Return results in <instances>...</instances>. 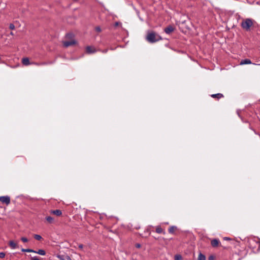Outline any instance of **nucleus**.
<instances>
[{
  "label": "nucleus",
  "mask_w": 260,
  "mask_h": 260,
  "mask_svg": "<svg viewBox=\"0 0 260 260\" xmlns=\"http://www.w3.org/2000/svg\"><path fill=\"white\" fill-rule=\"evenodd\" d=\"M146 40L150 43H154L160 40L162 38L154 31H149L146 37Z\"/></svg>",
  "instance_id": "f257e3e1"
},
{
  "label": "nucleus",
  "mask_w": 260,
  "mask_h": 260,
  "mask_svg": "<svg viewBox=\"0 0 260 260\" xmlns=\"http://www.w3.org/2000/svg\"><path fill=\"white\" fill-rule=\"evenodd\" d=\"M249 247L253 250L256 249L257 250L260 249V242L257 238H251L248 241Z\"/></svg>",
  "instance_id": "f03ea898"
},
{
  "label": "nucleus",
  "mask_w": 260,
  "mask_h": 260,
  "mask_svg": "<svg viewBox=\"0 0 260 260\" xmlns=\"http://www.w3.org/2000/svg\"><path fill=\"white\" fill-rule=\"evenodd\" d=\"M253 24V20L250 18H246L243 20L241 24V26L242 28L248 31L250 30V28Z\"/></svg>",
  "instance_id": "7ed1b4c3"
},
{
  "label": "nucleus",
  "mask_w": 260,
  "mask_h": 260,
  "mask_svg": "<svg viewBox=\"0 0 260 260\" xmlns=\"http://www.w3.org/2000/svg\"><path fill=\"white\" fill-rule=\"evenodd\" d=\"M0 201L8 205L10 203V198L8 196L0 197Z\"/></svg>",
  "instance_id": "20e7f679"
},
{
  "label": "nucleus",
  "mask_w": 260,
  "mask_h": 260,
  "mask_svg": "<svg viewBox=\"0 0 260 260\" xmlns=\"http://www.w3.org/2000/svg\"><path fill=\"white\" fill-rule=\"evenodd\" d=\"M76 44V42L75 40L67 41L63 42V45L65 47H68L70 46L74 45Z\"/></svg>",
  "instance_id": "39448f33"
},
{
  "label": "nucleus",
  "mask_w": 260,
  "mask_h": 260,
  "mask_svg": "<svg viewBox=\"0 0 260 260\" xmlns=\"http://www.w3.org/2000/svg\"><path fill=\"white\" fill-rule=\"evenodd\" d=\"M174 30L175 28L174 26L172 25H169L165 28L164 31L167 34H170L174 31Z\"/></svg>",
  "instance_id": "423d86ee"
},
{
  "label": "nucleus",
  "mask_w": 260,
  "mask_h": 260,
  "mask_svg": "<svg viewBox=\"0 0 260 260\" xmlns=\"http://www.w3.org/2000/svg\"><path fill=\"white\" fill-rule=\"evenodd\" d=\"M86 51L88 54L94 53L96 52V49L92 46H87Z\"/></svg>",
  "instance_id": "0eeeda50"
},
{
  "label": "nucleus",
  "mask_w": 260,
  "mask_h": 260,
  "mask_svg": "<svg viewBox=\"0 0 260 260\" xmlns=\"http://www.w3.org/2000/svg\"><path fill=\"white\" fill-rule=\"evenodd\" d=\"M219 243H220V241L217 239H213L211 241V244L212 246L213 247H216L218 246V245H219Z\"/></svg>",
  "instance_id": "6e6552de"
},
{
  "label": "nucleus",
  "mask_w": 260,
  "mask_h": 260,
  "mask_svg": "<svg viewBox=\"0 0 260 260\" xmlns=\"http://www.w3.org/2000/svg\"><path fill=\"white\" fill-rule=\"evenodd\" d=\"M50 213L55 215L57 216H59L62 214V212L60 210L57 209L54 210H51Z\"/></svg>",
  "instance_id": "1a4fd4ad"
},
{
  "label": "nucleus",
  "mask_w": 260,
  "mask_h": 260,
  "mask_svg": "<svg viewBox=\"0 0 260 260\" xmlns=\"http://www.w3.org/2000/svg\"><path fill=\"white\" fill-rule=\"evenodd\" d=\"M22 63L23 65L28 66L31 63H30L29 58L27 57H24L22 59Z\"/></svg>",
  "instance_id": "9d476101"
},
{
  "label": "nucleus",
  "mask_w": 260,
  "mask_h": 260,
  "mask_svg": "<svg viewBox=\"0 0 260 260\" xmlns=\"http://www.w3.org/2000/svg\"><path fill=\"white\" fill-rule=\"evenodd\" d=\"M211 96L213 98H216L217 99H221L223 97V95L221 93L213 94L211 95Z\"/></svg>",
  "instance_id": "9b49d317"
},
{
  "label": "nucleus",
  "mask_w": 260,
  "mask_h": 260,
  "mask_svg": "<svg viewBox=\"0 0 260 260\" xmlns=\"http://www.w3.org/2000/svg\"><path fill=\"white\" fill-rule=\"evenodd\" d=\"M9 245L11 248L13 249L18 247L17 244L15 243L13 241H10L9 242Z\"/></svg>",
  "instance_id": "f8f14e48"
},
{
  "label": "nucleus",
  "mask_w": 260,
  "mask_h": 260,
  "mask_svg": "<svg viewBox=\"0 0 260 260\" xmlns=\"http://www.w3.org/2000/svg\"><path fill=\"white\" fill-rule=\"evenodd\" d=\"M34 253H38L41 255H45L46 254V252L43 249H39L38 251L34 250Z\"/></svg>",
  "instance_id": "ddd939ff"
},
{
  "label": "nucleus",
  "mask_w": 260,
  "mask_h": 260,
  "mask_svg": "<svg viewBox=\"0 0 260 260\" xmlns=\"http://www.w3.org/2000/svg\"><path fill=\"white\" fill-rule=\"evenodd\" d=\"M251 61L249 59H245L244 60H242L240 62V64H251Z\"/></svg>",
  "instance_id": "4468645a"
},
{
  "label": "nucleus",
  "mask_w": 260,
  "mask_h": 260,
  "mask_svg": "<svg viewBox=\"0 0 260 260\" xmlns=\"http://www.w3.org/2000/svg\"><path fill=\"white\" fill-rule=\"evenodd\" d=\"M151 233V232L149 230V229H146L144 234H142V236L144 237H147Z\"/></svg>",
  "instance_id": "2eb2a0df"
},
{
  "label": "nucleus",
  "mask_w": 260,
  "mask_h": 260,
  "mask_svg": "<svg viewBox=\"0 0 260 260\" xmlns=\"http://www.w3.org/2000/svg\"><path fill=\"white\" fill-rule=\"evenodd\" d=\"M198 259V260H206V256H205V255L203 254L202 253H200Z\"/></svg>",
  "instance_id": "dca6fc26"
},
{
  "label": "nucleus",
  "mask_w": 260,
  "mask_h": 260,
  "mask_svg": "<svg viewBox=\"0 0 260 260\" xmlns=\"http://www.w3.org/2000/svg\"><path fill=\"white\" fill-rule=\"evenodd\" d=\"M155 232L158 234H165L164 229H155Z\"/></svg>",
  "instance_id": "f3484780"
},
{
  "label": "nucleus",
  "mask_w": 260,
  "mask_h": 260,
  "mask_svg": "<svg viewBox=\"0 0 260 260\" xmlns=\"http://www.w3.org/2000/svg\"><path fill=\"white\" fill-rule=\"evenodd\" d=\"M21 251H23V252H34V250L31 249H24V248H22L21 249Z\"/></svg>",
  "instance_id": "a211bd4d"
},
{
  "label": "nucleus",
  "mask_w": 260,
  "mask_h": 260,
  "mask_svg": "<svg viewBox=\"0 0 260 260\" xmlns=\"http://www.w3.org/2000/svg\"><path fill=\"white\" fill-rule=\"evenodd\" d=\"M46 219L49 223H52L53 221V220H54V219L52 217H51V216L47 217L46 218Z\"/></svg>",
  "instance_id": "6ab92c4d"
},
{
  "label": "nucleus",
  "mask_w": 260,
  "mask_h": 260,
  "mask_svg": "<svg viewBox=\"0 0 260 260\" xmlns=\"http://www.w3.org/2000/svg\"><path fill=\"white\" fill-rule=\"evenodd\" d=\"M34 238L37 240H40L42 239V237L39 235H35Z\"/></svg>",
  "instance_id": "aec40b11"
},
{
  "label": "nucleus",
  "mask_w": 260,
  "mask_h": 260,
  "mask_svg": "<svg viewBox=\"0 0 260 260\" xmlns=\"http://www.w3.org/2000/svg\"><path fill=\"white\" fill-rule=\"evenodd\" d=\"M181 258L182 257L180 255H176L175 256V260H180Z\"/></svg>",
  "instance_id": "412c9836"
},
{
  "label": "nucleus",
  "mask_w": 260,
  "mask_h": 260,
  "mask_svg": "<svg viewBox=\"0 0 260 260\" xmlns=\"http://www.w3.org/2000/svg\"><path fill=\"white\" fill-rule=\"evenodd\" d=\"M9 28L10 29L13 30L15 29V25L13 23H11L9 25Z\"/></svg>",
  "instance_id": "4be33fe9"
},
{
  "label": "nucleus",
  "mask_w": 260,
  "mask_h": 260,
  "mask_svg": "<svg viewBox=\"0 0 260 260\" xmlns=\"http://www.w3.org/2000/svg\"><path fill=\"white\" fill-rule=\"evenodd\" d=\"M21 240L23 242H27L28 241L27 239L26 238H25V237H22L21 238Z\"/></svg>",
  "instance_id": "5701e85b"
},
{
  "label": "nucleus",
  "mask_w": 260,
  "mask_h": 260,
  "mask_svg": "<svg viewBox=\"0 0 260 260\" xmlns=\"http://www.w3.org/2000/svg\"><path fill=\"white\" fill-rule=\"evenodd\" d=\"M5 253L3 252H0V257L4 258L5 256Z\"/></svg>",
  "instance_id": "b1692460"
},
{
  "label": "nucleus",
  "mask_w": 260,
  "mask_h": 260,
  "mask_svg": "<svg viewBox=\"0 0 260 260\" xmlns=\"http://www.w3.org/2000/svg\"><path fill=\"white\" fill-rule=\"evenodd\" d=\"M31 260H40L38 256H34L31 258Z\"/></svg>",
  "instance_id": "393cba45"
},
{
  "label": "nucleus",
  "mask_w": 260,
  "mask_h": 260,
  "mask_svg": "<svg viewBox=\"0 0 260 260\" xmlns=\"http://www.w3.org/2000/svg\"><path fill=\"white\" fill-rule=\"evenodd\" d=\"M95 30L98 32H101V29L100 27H99V26L96 27H95Z\"/></svg>",
  "instance_id": "a878e982"
},
{
  "label": "nucleus",
  "mask_w": 260,
  "mask_h": 260,
  "mask_svg": "<svg viewBox=\"0 0 260 260\" xmlns=\"http://www.w3.org/2000/svg\"><path fill=\"white\" fill-rule=\"evenodd\" d=\"M176 229H169V232L170 233H173Z\"/></svg>",
  "instance_id": "bb28decb"
},
{
  "label": "nucleus",
  "mask_w": 260,
  "mask_h": 260,
  "mask_svg": "<svg viewBox=\"0 0 260 260\" xmlns=\"http://www.w3.org/2000/svg\"><path fill=\"white\" fill-rule=\"evenodd\" d=\"M135 246L136 247L138 248H139L141 247V245L140 243H137L136 245H135Z\"/></svg>",
  "instance_id": "cd10ccee"
},
{
  "label": "nucleus",
  "mask_w": 260,
  "mask_h": 260,
  "mask_svg": "<svg viewBox=\"0 0 260 260\" xmlns=\"http://www.w3.org/2000/svg\"><path fill=\"white\" fill-rule=\"evenodd\" d=\"M108 50L107 49H106L102 50L101 52L103 53H106L108 52Z\"/></svg>",
  "instance_id": "c85d7f7f"
},
{
  "label": "nucleus",
  "mask_w": 260,
  "mask_h": 260,
  "mask_svg": "<svg viewBox=\"0 0 260 260\" xmlns=\"http://www.w3.org/2000/svg\"><path fill=\"white\" fill-rule=\"evenodd\" d=\"M40 66H43V65H46L47 64V63L46 62H42L40 63Z\"/></svg>",
  "instance_id": "c756f323"
},
{
  "label": "nucleus",
  "mask_w": 260,
  "mask_h": 260,
  "mask_svg": "<svg viewBox=\"0 0 260 260\" xmlns=\"http://www.w3.org/2000/svg\"><path fill=\"white\" fill-rule=\"evenodd\" d=\"M223 239H224V240H231V239L230 238H229V237H224V238H223Z\"/></svg>",
  "instance_id": "7c9ffc66"
},
{
  "label": "nucleus",
  "mask_w": 260,
  "mask_h": 260,
  "mask_svg": "<svg viewBox=\"0 0 260 260\" xmlns=\"http://www.w3.org/2000/svg\"><path fill=\"white\" fill-rule=\"evenodd\" d=\"M79 248L80 249H83V245L82 244H79V246H78Z\"/></svg>",
  "instance_id": "2f4dec72"
},
{
  "label": "nucleus",
  "mask_w": 260,
  "mask_h": 260,
  "mask_svg": "<svg viewBox=\"0 0 260 260\" xmlns=\"http://www.w3.org/2000/svg\"><path fill=\"white\" fill-rule=\"evenodd\" d=\"M31 64H34L37 66H40V63H37V62L31 63Z\"/></svg>",
  "instance_id": "473e14b6"
},
{
  "label": "nucleus",
  "mask_w": 260,
  "mask_h": 260,
  "mask_svg": "<svg viewBox=\"0 0 260 260\" xmlns=\"http://www.w3.org/2000/svg\"><path fill=\"white\" fill-rule=\"evenodd\" d=\"M209 260H212V259H213V257L212 256H211L209 257Z\"/></svg>",
  "instance_id": "72a5a7b5"
},
{
  "label": "nucleus",
  "mask_w": 260,
  "mask_h": 260,
  "mask_svg": "<svg viewBox=\"0 0 260 260\" xmlns=\"http://www.w3.org/2000/svg\"><path fill=\"white\" fill-rule=\"evenodd\" d=\"M71 36V35H70V34H68V35H67V38H70Z\"/></svg>",
  "instance_id": "f704fd0d"
},
{
  "label": "nucleus",
  "mask_w": 260,
  "mask_h": 260,
  "mask_svg": "<svg viewBox=\"0 0 260 260\" xmlns=\"http://www.w3.org/2000/svg\"><path fill=\"white\" fill-rule=\"evenodd\" d=\"M10 35H12V36H13L14 34L13 33V32H11Z\"/></svg>",
  "instance_id": "c9c22d12"
},
{
  "label": "nucleus",
  "mask_w": 260,
  "mask_h": 260,
  "mask_svg": "<svg viewBox=\"0 0 260 260\" xmlns=\"http://www.w3.org/2000/svg\"><path fill=\"white\" fill-rule=\"evenodd\" d=\"M109 231H110V232H113V233L115 232V230L114 231H112V230H110Z\"/></svg>",
  "instance_id": "e433bc0d"
},
{
  "label": "nucleus",
  "mask_w": 260,
  "mask_h": 260,
  "mask_svg": "<svg viewBox=\"0 0 260 260\" xmlns=\"http://www.w3.org/2000/svg\"><path fill=\"white\" fill-rule=\"evenodd\" d=\"M118 25V22H116V23H115V25H116V26H117V25Z\"/></svg>",
  "instance_id": "4c0bfd02"
},
{
  "label": "nucleus",
  "mask_w": 260,
  "mask_h": 260,
  "mask_svg": "<svg viewBox=\"0 0 260 260\" xmlns=\"http://www.w3.org/2000/svg\"><path fill=\"white\" fill-rule=\"evenodd\" d=\"M68 259H69V260H72V259H71V258L70 257H69V256H68Z\"/></svg>",
  "instance_id": "58836bf2"
},
{
  "label": "nucleus",
  "mask_w": 260,
  "mask_h": 260,
  "mask_svg": "<svg viewBox=\"0 0 260 260\" xmlns=\"http://www.w3.org/2000/svg\"><path fill=\"white\" fill-rule=\"evenodd\" d=\"M170 228H176V226H170Z\"/></svg>",
  "instance_id": "ea45409f"
},
{
  "label": "nucleus",
  "mask_w": 260,
  "mask_h": 260,
  "mask_svg": "<svg viewBox=\"0 0 260 260\" xmlns=\"http://www.w3.org/2000/svg\"><path fill=\"white\" fill-rule=\"evenodd\" d=\"M254 64H256V65L260 66V63H259V64H255V63H254Z\"/></svg>",
  "instance_id": "a19ab883"
}]
</instances>
